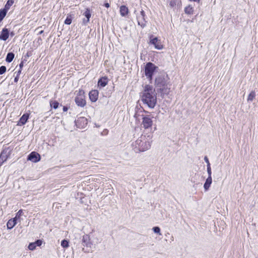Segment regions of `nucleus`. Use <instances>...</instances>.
<instances>
[{"instance_id": "obj_45", "label": "nucleus", "mask_w": 258, "mask_h": 258, "mask_svg": "<svg viewBox=\"0 0 258 258\" xmlns=\"http://www.w3.org/2000/svg\"><path fill=\"white\" fill-rule=\"evenodd\" d=\"M171 240L172 241H173V240H174V237H173V236H172V237H171Z\"/></svg>"}, {"instance_id": "obj_20", "label": "nucleus", "mask_w": 258, "mask_h": 258, "mask_svg": "<svg viewBox=\"0 0 258 258\" xmlns=\"http://www.w3.org/2000/svg\"><path fill=\"white\" fill-rule=\"evenodd\" d=\"M184 12L187 14H192L194 12L193 8L189 5L184 9Z\"/></svg>"}, {"instance_id": "obj_11", "label": "nucleus", "mask_w": 258, "mask_h": 258, "mask_svg": "<svg viewBox=\"0 0 258 258\" xmlns=\"http://www.w3.org/2000/svg\"><path fill=\"white\" fill-rule=\"evenodd\" d=\"M9 36V32L8 29L4 28L0 34V39L6 41L8 39Z\"/></svg>"}, {"instance_id": "obj_44", "label": "nucleus", "mask_w": 258, "mask_h": 258, "mask_svg": "<svg viewBox=\"0 0 258 258\" xmlns=\"http://www.w3.org/2000/svg\"><path fill=\"white\" fill-rule=\"evenodd\" d=\"M21 70H19L18 73H17V74H19V75H20V74L21 73Z\"/></svg>"}, {"instance_id": "obj_30", "label": "nucleus", "mask_w": 258, "mask_h": 258, "mask_svg": "<svg viewBox=\"0 0 258 258\" xmlns=\"http://www.w3.org/2000/svg\"><path fill=\"white\" fill-rule=\"evenodd\" d=\"M6 71V67L5 66H1L0 67V75L4 74Z\"/></svg>"}, {"instance_id": "obj_7", "label": "nucleus", "mask_w": 258, "mask_h": 258, "mask_svg": "<svg viewBox=\"0 0 258 258\" xmlns=\"http://www.w3.org/2000/svg\"><path fill=\"white\" fill-rule=\"evenodd\" d=\"M145 17V14L143 10H142L137 16L138 25L142 28H144L146 25Z\"/></svg>"}, {"instance_id": "obj_35", "label": "nucleus", "mask_w": 258, "mask_h": 258, "mask_svg": "<svg viewBox=\"0 0 258 258\" xmlns=\"http://www.w3.org/2000/svg\"><path fill=\"white\" fill-rule=\"evenodd\" d=\"M18 79H19V74H17V76L15 78L14 82L15 83H17L18 81Z\"/></svg>"}, {"instance_id": "obj_42", "label": "nucleus", "mask_w": 258, "mask_h": 258, "mask_svg": "<svg viewBox=\"0 0 258 258\" xmlns=\"http://www.w3.org/2000/svg\"><path fill=\"white\" fill-rule=\"evenodd\" d=\"M190 1H194L196 2H199L200 0H189Z\"/></svg>"}, {"instance_id": "obj_1", "label": "nucleus", "mask_w": 258, "mask_h": 258, "mask_svg": "<svg viewBox=\"0 0 258 258\" xmlns=\"http://www.w3.org/2000/svg\"><path fill=\"white\" fill-rule=\"evenodd\" d=\"M141 100L150 108H154L157 103V95L152 86L146 85L142 92Z\"/></svg>"}, {"instance_id": "obj_34", "label": "nucleus", "mask_w": 258, "mask_h": 258, "mask_svg": "<svg viewBox=\"0 0 258 258\" xmlns=\"http://www.w3.org/2000/svg\"><path fill=\"white\" fill-rule=\"evenodd\" d=\"M204 160L206 162L207 166H210V163L209 159L207 156H205L204 157Z\"/></svg>"}, {"instance_id": "obj_16", "label": "nucleus", "mask_w": 258, "mask_h": 258, "mask_svg": "<svg viewBox=\"0 0 258 258\" xmlns=\"http://www.w3.org/2000/svg\"><path fill=\"white\" fill-rule=\"evenodd\" d=\"M84 15L86 17V19L83 20V23L86 24L89 22L90 18L91 16L90 10L89 9H87L84 13Z\"/></svg>"}, {"instance_id": "obj_8", "label": "nucleus", "mask_w": 258, "mask_h": 258, "mask_svg": "<svg viewBox=\"0 0 258 258\" xmlns=\"http://www.w3.org/2000/svg\"><path fill=\"white\" fill-rule=\"evenodd\" d=\"M40 156L38 153L35 152H32L28 156L27 160L36 163L40 161Z\"/></svg>"}, {"instance_id": "obj_32", "label": "nucleus", "mask_w": 258, "mask_h": 258, "mask_svg": "<svg viewBox=\"0 0 258 258\" xmlns=\"http://www.w3.org/2000/svg\"><path fill=\"white\" fill-rule=\"evenodd\" d=\"M207 172L208 174V176H211L212 171L210 166H207Z\"/></svg>"}, {"instance_id": "obj_2", "label": "nucleus", "mask_w": 258, "mask_h": 258, "mask_svg": "<svg viewBox=\"0 0 258 258\" xmlns=\"http://www.w3.org/2000/svg\"><path fill=\"white\" fill-rule=\"evenodd\" d=\"M169 79L167 75L165 73L159 75L155 79V87L162 95L167 94L169 92L170 89Z\"/></svg>"}, {"instance_id": "obj_9", "label": "nucleus", "mask_w": 258, "mask_h": 258, "mask_svg": "<svg viewBox=\"0 0 258 258\" xmlns=\"http://www.w3.org/2000/svg\"><path fill=\"white\" fill-rule=\"evenodd\" d=\"M76 125L79 128H84L88 123L86 118L84 117H80L78 118L76 121Z\"/></svg>"}, {"instance_id": "obj_22", "label": "nucleus", "mask_w": 258, "mask_h": 258, "mask_svg": "<svg viewBox=\"0 0 258 258\" xmlns=\"http://www.w3.org/2000/svg\"><path fill=\"white\" fill-rule=\"evenodd\" d=\"M255 97V93L254 91H251L249 94L247 98V101H252Z\"/></svg>"}, {"instance_id": "obj_14", "label": "nucleus", "mask_w": 258, "mask_h": 258, "mask_svg": "<svg viewBox=\"0 0 258 258\" xmlns=\"http://www.w3.org/2000/svg\"><path fill=\"white\" fill-rule=\"evenodd\" d=\"M212 182V176H208V177L206 180V182H205L204 185V187L205 191H207L209 189V187L211 186Z\"/></svg>"}, {"instance_id": "obj_26", "label": "nucleus", "mask_w": 258, "mask_h": 258, "mask_svg": "<svg viewBox=\"0 0 258 258\" xmlns=\"http://www.w3.org/2000/svg\"><path fill=\"white\" fill-rule=\"evenodd\" d=\"M72 21V19L71 16H68L66 19L65 20L64 23L67 25H70L71 24Z\"/></svg>"}, {"instance_id": "obj_25", "label": "nucleus", "mask_w": 258, "mask_h": 258, "mask_svg": "<svg viewBox=\"0 0 258 258\" xmlns=\"http://www.w3.org/2000/svg\"><path fill=\"white\" fill-rule=\"evenodd\" d=\"M152 230L155 233L158 234L159 235H161V233L160 232V228L159 227H154L152 228Z\"/></svg>"}, {"instance_id": "obj_18", "label": "nucleus", "mask_w": 258, "mask_h": 258, "mask_svg": "<svg viewBox=\"0 0 258 258\" xmlns=\"http://www.w3.org/2000/svg\"><path fill=\"white\" fill-rule=\"evenodd\" d=\"M28 118H29L28 114H24L20 118V120L19 121V124L21 125H24V124H25L26 122H27Z\"/></svg>"}, {"instance_id": "obj_36", "label": "nucleus", "mask_w": 258, "mask_h": 258, "mask_svg": "<svg viewBox=\"0 0 258 258\" xmlns=\"http://www.w3.org/2000/svg\"><path fill=\"white\" fill-rule=\"evenodd\" d=\"M87 237H88L87 235L83 236V242H85L86 241V240L87 239Z\"/></svg>"}, {"instance_id": "obj_23", "label": "nucleus", "mask_w": 258, "mask_h": 258, "mask_svg": "<svg viewBox=\"0 0 258 258\" xmlns=\"http://www.w3.org/2000/svg\"><path fill=\"white\" fill-rule=\"evenodd\" d=\"M14 4V1L13 0H9L7 1L4 9H6V10L8 11V10L10 8V7L12 6V5Z\"/></svg>"}, {"instance_id": "obj_41", "label": "nucleus", "mask_w": 258, "mask_h": 258, "mask_svg": "<svg viewBox=\"0 0 258 258\" xmlns=\"http://www.w3.org/2000/svg\"><path fill=\"white\" fill-rule=\"evenodd\" d=\"M43 32V30H41L38 32V34H41Z\"/></svg>"}, {"instance_id": "obj_43", "label": "nucleus", "mask_w": 258, "mask_h": 258, "mask_svg": "<svg viewBox=\"0 0 258 258\" xmlns=\"http://www.w3.org/2000/svg\"><path fill=\"white\" fill-rule=\"evenodd\" d=\"M170 5L172 7H173L174 6V4L172 3V2H170Z\"/></svg>"}, {"instance_id": "obj_12", "label": "nucleus", "mask_w": 258, "mask_h": 258, "mask_svg": "<svg viewBox=\"0 0 258 258\" xmlns=\"http://www.w3.org/2000/svg\"><path fill=\"white\" fill-rule=\"evenodd\" d=\"M98 97V92L97 90H92L89 93V98L92 102L97 101Z\"/></svg>"}, {"instance_id": "obj_27", "label": "nucleus", "mask_w": 258, "mask_h": 258, "mask_svg": "<svg viewBox=\"0 0 258 258\" xmlns=\"http://www.w3.org/2000/svg\"><path fill=\"white\" fill-rule=\"evenodd\" d=\"M61 245L63 248H67L69 246V242L66 240H63L61 242Z\"/></svg>"}, {"instance_id": "obj_5", "label": "nucleus", "mask_w": 258, "mask_h": 258, "mask_svg": "<svg viewBox=\"0 0 258 258\" xmlns=\"http://www.w3.org/2000/svg\"><path fill=\"white\" fill-rule=\"evenodd\" d=\"M84 93L85 92L83 90H80L77 93L75 98L76 104L81 107H84L86 104Z\"/></svg>"}, {"instance_id": "obj_6", "label": "nucleus", "mask_w": 258, "mask_h": 258, "mask_svg": "<svg viewBox=\"0 0 258 258\" xmlns=\"http://www.w3.org/2000/svg\"><path fill=\"white\" fill-rule=\"evenodd\" d=\"M153 124V121L150 115H143L142 125L145 129L151 128Z\"/></svg>"}, {"instance_id": "obj_40", "label": "nucleus", "mask_w": 258, "mask_h": 258, "mask_svg": "<svg viewBox=\"0 0 258 258\" xmlns=\"http://www.w3.org/2000/svg\"><path fill=\"white\" fill-rule=\"evenodd\" d=\"M63 110L64 111H66L68 110V108L66 106H64L63 108Z\"/></svg>"}, {"instance_id": "obj_46", "label": "nucleus", "mask_w": 258, "mask_h": 258, "mask_svg": "<svg viewBox=\"0 0 258 258\" xmlns=\"http://www.w3.org/2000/svg\"><path fill=\"white\" fill-rule=\"evenodd\" d=\"M40 29V27H38V28H37L35 31H38Z\"/></svg>"}, {"instance_id": "obj_13", "label": "nucleus", "mask_w": 258, "mask_h": 258, "mask_svg": "<svg viewBox=\"0 0 258 258\" xmlns=\"http://www.w3.org/2000/svg\"><path fill=\"white\" fill-rule=\"evenodd\" d=\"M108 83V79L107 77H102L99 80L98 82V85L99 87H105Z\"/></svg>"}, {"instance_id": "obj_10", "label": "nucleus", "mask_w": 258, "mask_h": 258, "mask_svg": "<svg viewBox=\"0 0 258 258\" xmlns=\"http://www.w3.org/2000/svg\"><path fill=\"white\" fill-rule=\"evenodd\" d=\"M150 42L151 44H153L155 48L157 49L160 50L163 48V45L162 44L161 41L158 39L157 37L151 39Z\"/></svg>"}, {"instance_id": "obj_38", "label": "nucleus", "mask_w": 258, "mask_h": 258, "mask_svg": "<svg viewBox=\"0 0 258 258\" xmlns=\"http://www.w3.org/2000/svg\"><path fill=\"white\" fill-rule=\"evenodd\" d=\"M138 114L137 113H135V114H134V117L136 118V119L138 118Z\"/></svg>"}, {"instance_id": "obj_24", "label": "nucleus", "mask_w": 258, "mask_h": 258, "mask_svg": "<svg viewBox=\"0 0 258 258\" xmlns=\"http://www.w3.org/2000/svg\"><path fill=\"white\" fill-rule=\"evenodd\" d=\"M50 105L51 107H53L54 109H56L58 107L59 103L56 101L51 100L50 101Z\"/></svg>"}, {"instance_id": "obj_29", "label": "nucleus", "mask_w": 258, "mask_h": 258, "mask_svg": "<svg viewBox=\"0 0 258 258\" xmlns=\"http://www.w3.org/2000/svg\"><path fill=\"white\" fill-rule=\"evenodd\" d=\"M36 245L34 243V242H32V243H30L29 244V246H28V248L30 249V250H33L34 249H35L36 248Z\"/></svg>"}, {"instance_id": "obj_3", "label": "nucleus", "mask_w": 258, "mask_h": 258, "mask_svg": "<svg viewBox=\"0 0 258 258\" xmlns=\"http://www.w3.org/2000/svg\"><path fill=\"white\" fill-rule=\"evenodd\" d=\"M152 138L150 135L142 136L138 138L132 144L135 152H144L149 149L152 142Z\"/></svg>"}, {"instance_id": "obj_19", "label": "nucleus", "mask_w": 258, "mask_h": 258, "mask_svg": "<svg viewBox=\"0 0 258 258\" xmlns=\"http://www.w3.org/2000/svg\"><path fill=\"white\" fill-rule=\"evenodd\" d=\"M14 54L12 52H9L7 54L6 60L8 62H11L14 58Z\"/></svg>"}, {"instance_id": "obj_31", "label": "nucleus", "mask_w": 258, "mask_h": 258, "mask_svg": "<svg viewBox=\"0 0 258 258\" xmlns=\"http://www.w3.org/2000/svg\"><path fill=\"white\" fill-rule=\"evenodd\" d=\"M6 160V157L3 154H1L0 155V164H2Z\"/></svg>"}, {"instance_id": "obj_28", "label": "nucleus", "mask_w": 258, "mask_h": 258, "mask_svg": "<svg viewBox=\"0 0 258 258\" xmlns=\"http://www.w3.org/2000/svg\"><path fill=\"white\" fill-rule=\"evenodd\" d=\"M23 215V211L22 210H20L16 214V217L14 218H16L17 220L18 219H20L21 216Z\"/></svg>"}, {"instance_id": "obj_33", "label": "nucleus", "mask_w": 258, "mask_h": 258, "mask_svg": "<svg viewBox=\"0 0 258 258\" xmlns=\"http://www.w3.org/2000/svg\"><path fill=\"white\" fill-rule=\"evenodd\" d=\"M42 241L41 240H37L35 242H34V243L35 244L36 246H40L42 244Z\"/></svg>"}, {"instance_id": "obj_37", "label": "nucleus", "mask_w": 258, "mask_h": 258, "mask_svg": "<svg viewBox=\"0 0 258 258\" xmlns=\"http://www.w3.org/2000/svg\"><path fill=\"white\" fill-rule=\"evenodd\" d=\"M104 6H105V7H106V8H109V6H109V4L108 3H105V4H104Z\"/></svg>"}, {"instance_id": "obj_4", "label": "nucleus", "mask_w": 258, "mask_h": 258, "mask_svg": "<svg viewBox=\"0 0 258 258\" xmlns=\"http://www.w3.org/2000/svg\"><path fill=\"white\" fill-rule=\"evenodd\" d=\"M156 68L157 67L151 62H148L146 64L145 69V74L150 80H152L153 73Z\"/></svg>"}, {"instance_id": "obj_17", "label": "nucleus", "mask_w": 258, "mask_h": 258, "mask_svg": "<svg viewBox=\"0 0 258 258\" xmlns=\"http://www.w3.org/2000/svg\"><path fill=\"white\" fill-rule=\"evenodd\" d=\"M16 218L10 219L8 221L7 224L8 229H11L13 228L17 223Z\"/></svg>"}, {"instance_id": "obj_39", "label": "nucleus", "mask_w": 258, "mask_h": 258, "mask_svg": "<svg viewBox=\"0 0 258 258\" xmlns=\"http://www.w3.org/2000/svg\"><path fill=\"white\" fill-rule=\"evenodd\" d=\"M20 69H22L23 66V63L21 62L19 65Z\"/></svg>"}, {"instance_id": "obj_21", "label": "nucleus", "mask_w": 258, "mask_h": 258, "mask_svg": "<svg viewBox=\"0 0 258 258\" xmlns=\"http://www.w3.org/2000/svg\"><path fill=\"white\" fill-rule=\"evenodd\" d=\"M7 13L6 9H1L0 10V22H1L6 16Z\"/></svg>"}, {"instance_id": "obj_15", "label": "nucleus", "mask_w": 258, "mask_h": 258, "mask_svg": "<svg viewBox=\"0 0 258 258\" xmlns=\"http://www.w3.org/2000/svg\"><path fill=\"white\" fill-rule=\"evenodd\" d=\"M119 12L122 17H125L128 13V9L125 6H121L120 7Z\"/></svg>"}]
</instances>
